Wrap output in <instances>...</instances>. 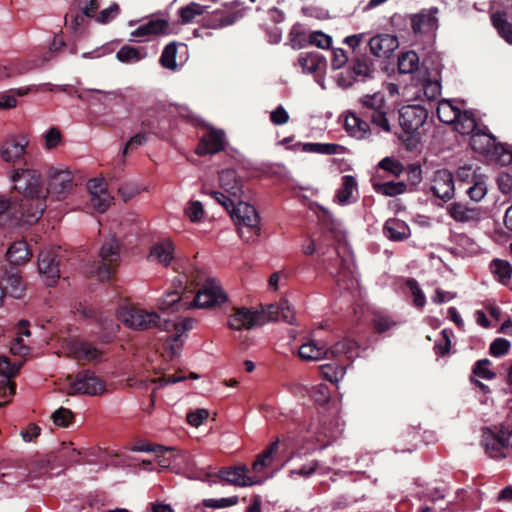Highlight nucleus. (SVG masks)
I'll list each match as a JSON object with an SVG mask.
<instances>
[{
	"mask_svg": "<svg viewBox=\"0 0 512 512\" xmlns=\"http://www.w3.org/2000/svg\"><path fill=\"white\" fill-rule=\"evenodd\" d=\"M120 321L133 330H149L158 327L161 330L171 332L167 339L166 349L172 356L178 355L181 350L182 335L193 329L196 321L192 318L178 320H161L155 311H149L139 306H124L119 312Z\"/></svg>",
	"mask_w": 512,
	"mask_h": 512,
	"instance_id": "f257e3e1",
	"label": "nucleus"
},
{
	"mask_svg": "<svg viewBox=\"0 0 512 512\" xmlns=\"http://www.w3.org/2000/svg\"><path fill=\"white\" fill-rule=\"evenodd\" d=\"M14 190L21 195L18 211L24 224L32 225L46 208L47 191L41 173L35 169H17L10 176Z\"/></svg>",
	"mask_w": 512,
	"mask_h": 512,
	"instance_id": "f03ea898",
	"label": "nucleus"
},
{
	"mask_svg": "<svg viewBox=\"0 0 512 512\" xmlns=\"http://www.w3.org/2000/svg\"><path fill=\"white\" fill-rule=\"evenodd\" d=\"M418 86H421L423 97L418 93V101L427 100L428 107L418 103V118L428 117L441 95V63L438 56L428 54L421 65L418 63Z\"/></svg>",
	"mask_w": 512,
	"mask_h": 512,
	"instance_id": "7ed1b4c3",
	"label": "nucleus"
},
{
	"mask_svg": "<svg viewBox=\"0 0 512 512\" xmlns=\"http://www.w3.org/2000/svg\"><path fill=\"white\" fill-rule=\"evenodd\" d=\"M100 260L93 262L87 272L91 276L97 277L100 281L108 280L113 273V265L120 257V244L118 240L112 238L107 241L100 249Z\"/></svg>",
	"mask_w": 512,
	"mask_h": 512,
	"instance_id": "20e7f679",
	"label": "nucleus"
},
{
	"mask_svg": "<svg viewBox=\"0 0 512 512\" xmlns=\"http://www.w3.org/2000/svg\"><path fill=\"white\" fill-rule=\"evenodd\" d=\"M69 394H86L96 396L106 391V385L94 372L90 370L80 371L74 378L68 377Z\"/></svg>",
	"mask_w": 512,
	"mask_h": 512,
	"instance_id": "39448f33",
	"label": "nucleus"
},
{
	"mask_svg": "<svg viewBox=\"0 0 512 512\" xmlns=\"http://www.w3.org/2000/svg\"><path fill=\"white\" fill-rule=\"evenodd\" d=\"M229 213L238 227V232L241 238H245L243 231L244 228L248 229L255 236L260 235V217L252 205L239 201L233 206Z\"/></svg>",
	"mask_w": 512,
	"mask_h": 512,
	"instance_id": "423d86ee",
	"label": "nucleus"
},
{
	"mask_svg": "<svg viewBox=\"0 0 512 512\" xmlns=\"http://www.w3.org/2000/svg\"><path fill=\"white\" fill-rule=\"evenodd\" d=\"M470 147L487 159L498 162L505 146L497 142L496 137L482 129H477L470 137Z\"/></svg>",
	"mask_w": 512,
	"mask_h": 512,
	"instance_id": "0eeeda50",
	"label": "nucleus"
},
{
	"mask_svg": "<svg viewBox=\"0 0 512 512\" xmlns=\"http://www.w3.org/2000/svg\"><path fill=\"white\" fill-rule=\"evenodd\" d=\"M48 178V188L45 189L47 195L50 194L57 200L63 199L74 186L73 175L67 169L52 167L49 169Z\"/></svg>",
	"mask_w": 512,
	"mask_h": 512,
	"instance_id": "6e6552de",
	"label": "nucleus"
},
{
	"mask_svg": "<svg viewBox=\"0 0 512 512\" xmlns=\"http://www.w3.org/2000/svg\"><path fill=\"white\" fill-rule=\"evenodd\" d=\"M227 300V295L222 290L221 286L214 280H207L201 289L196 293L192 307L197 308H211L224 303Z\"/></svg>",
	"mask_w": 512,
	"mask_h": 512,
	"instance_id": "1a4fd4ad",
	"label": "nucleus"
},
{
	"mask_svg": "<svg viewBox=\"0 0 512 512\" xmlns=\"http://www.w3.org/2000/svg\"><path fill=\"white\" fill-rule=\"evenodd\" d=\"M29 139L25 134L10 135L0 145V157L9 164L20 163L26 154Z\"/></svg>",
	"mask_w": 512,
	"mask_h": 512,
	"instance_id": "9d476101",
	"label": "nucleus"
},
{
	"mask_svg": "<svg viewBox=\"0 0 512 512\" xmlns=\"http://www.w3.org/2000/svg\"><path fill=\"white\" fill-rule=\"evenodd\" d=\"M481 443L491 458L505 457L503 450L509 447L508 428L501 426L498 431L484 429Z\"/></svg>",
	"mask_w": 512,
	"mask_h": 512,
	"instance_id": "9b49d317",
	"label": "nucleus"
},
{
	"mask_svg": "<svg viewBox=\"0 0 512 512\" xmlns=\"http://www.w3.org/2000/svg\"><path fill=\"white\" fill-rule=\"evenodd\" d=\"M416 105H404L399 110V125L401 132L399 134L400 140L405 144L408 150L416 148Z\"/></svg>",
	"mask_w": 512,
	"mask_h": 512,
	"instance_id": "f8f14e48",
	"label": "nucleus"
},
{
	"mask_svg": "<svg viewBox=\"0 0 512 512\" xmlns=\"http://www.w3.org/2000/svg\"><path fill=\"white\" fill-rule=\"evenodd\" d=\"M38 270L47 286L56 284L60 277L58 254L56 250L44 249L39 253Z\"/></svg>",
	"mask_w": 512,
	"mask_h": 512,
	"instance_id": "ddd939ff",
	"label": "nucleus"
},
{
	"mask_svg": "<svg viewBox=\"0 0 512 512\" xmlns=\"http://www.w3.org/2000/svg\"><path fill=\"white\" fill-rule=\"evenodd\" d=\"M262 316L258 310L246 307L236 308L228 318V326L233 330L253 329L263 325Z\"/></svg>",
	"mask_w": 512,
	"mask_h": 512,
	"instance_id": "4468645a",
	"label": "nucleus"
},
{
	"mask_svg": "<svg viewBox=\"0 0 512 512\" xmlns=\"http://www.w3.org/2000/svg\"><path fill=\"white\" fill-rule=\"evenodd\" d=\"M247 471L248 469L245 466H237L221 469L215 474V476L229 484L240 487H248L263 483V480L256 476L247 475Z\"/></svg>",
	"mask_w": 512,
	"mask_h": 512,
	"instance_id": "2eb2a0df",
	"label": "nucleus"
},
{
	"mask_svg": "<svg viewBox=\"0 0 512 512\" xmlns=\"http://www.w3.org/2000/svg\"><path fill=\"white\" fill-rule=\"evenodd\" d=\"M370 52L378 58H389L399 47V40L395 35L381 33L370 38Z\"/></svg>",
	"mask_w": 512,
	"mask_h": 512,
	"instance_id": "dca6fc26",
	"label": "nucleus"
},
{
	"mask_svg": "<svg viewBox=\"0 0 512 512\" xmlns=\"http://www.w3.org/2000/svg\"><path fill=\"white\" fill-rule=\"evenodd\" d=\"M88 189L90 192V206L99 213L105 212L113 200L105 187V183L99 179H91L88 182Z\"/></svg>",
	"mask_w": 512,
	"mask_h": 512,
	"instance_id": "f3484780",
	"label": "nucleus"
},
{
	"mask_svg": "<svg viewBox=\"0 0 512 512\" xmlns=\"http://www.w3.org/2000/svg\"><path fill=\"white\" fill-rule=\"evenodd\" d=\"M22 367V362L12 363L8 357L0 356V375L6 379L0 382V396L6 398L15 393V384L10 381Z\"/></svg>",
	"mask_w": 512,
	"mask_h": 512,
	"instance_id": "a211bd4d",
	"label": "nucleus"
},
{
	"mask_svg": "<svg viewBox=\"0 0 512 512\" xmlns=\"http://www.w3.org/2000/svg\"><path fill=\"white\" fill-rule=\"evenodd\" d=\"M23 222L18 211V202L11 203L10 199L0 194V229L8 230Z\"/></svg>",
	"mask_w": 512,
	"mask_h": 512,
	"instance_id": "6ab92c4d",
	"label": "nucleus"
},
{
	"mask_svg": "<svg viewBox=\"0 0 512 512\" xmlns=\"http://www.w3.org/2000/svg\"><path fill=\"white\" fill-rule=\"evenodd\" d=\"M438 8L423 9L418 13V33L424 35L426 44H432L438 28Z\"/></svg>",
	"mask_w": 512,
	"mask_h": 512,
	"instance_id": "aec40b11",
	"label": "nucleus"
},
{
	"mask_svg": "<svg viewBox=\"0 0 512 512\" xmlns=\"http://www.w3.org/2000/svg\"><path fill=\"white\" fill-rule=\"evenodd\" d=\"M431 190L437 198L444 201L450 200L455 190L453 175L445 169L436 171Z\"/></svg>",
	"mask_w": 512,
	"mask_h": 512,
	"instance_id": "412c9836",
	"label": "nucleus"
},
{
	"mask_svg": "<svg viewBox=\"0 0 512 512\" xmlns=\"http://www.w3.org/2000/svg\"><path fill=\"white\" fill-rule=\"evenodd\" d=\"M175 258V245L169 238L156 242L150 250L149 259L164 267L171 265Z\"/></svg>",
	"mask_w": 512,
	"mask_h": 512,
	"instance_id": "4be33fe9",
	"label": "nucleus"
},
{
	"mask_svg": "<svg viewBox=\"0 0 512 512\" xmlns=\"http://www.w3.org/2000/svg\"><path fill=\"white\" fill-rule=\"evenodd\" d=\"M448 213L456 222L469 223L480 220L481 209L476 206H469L463 202H452L448 207Z\"/></svg>",
	"mask_w": 512,
	"mask_h": 512,
	"instance_id": "5701e85b",
	"label": "nucleus"
},
{
	"mask_svg": "<svg viewBox=\"0 0 512 512\" xmlns=\"http://www.w3.org/2000/svg\"><path fill=\"white\" fill-rule=\"evenodd\" d=\"M168 29V22L163 19L150 20L145 24L140 25L138 28L131 32V40L137 42H145L153 35L166 33Z\"/></svg>",
	"mask_w": 512,
	"mask_h": 512,
	"instance_id": "b1692460",
	"label": "nucleus"
},
{
	"mask_svg": "<svg viewBox=\"0 0 512 512\" xmlns=\"http://www.w3.org/2000/svg\"><path fill=\"white\" fill-rule=\"evenodd\" d=\"M224 145V133L220 130H211L202 137L196 153L200 156L215 154L223 150Z\"/></svg>",
	"mask_w": 512,
	"mask_h": 512,
	"instance_id": "393cba45",
	"label": "nucleus"
},
{
	"mask_svg": "<svg viewBox=\"0 0 512 512\" xmlns=\"http://www.w3.org/2000/svg\"><path fill=\"white\" fill-rule=\"evenodd\" d=\"M358 350L359 345L355 340L344 338L332 346H327V359H338L342 356H345L348 361L352 362L359 356Z\"/></svg>",
	"mask_w": 512,
	"mask_h": 512,
	"instance_id": "a878e982",
	"label": "nucleus"
},
{
	"mask_svg": "<svg viewBox=\"0 0 512 512\" xmlns=\"http://www.w3.org/2000/svg\"><path fill=\"white\" fill-rule=\"evenodd\" d=\"M158 308L162 311L173 309H189L192 308V304L185 301L183 295L182 282H179V286L173 291L167 292L158 302Z\"/></svg>",
	"mask_w": 512,
	"mask_h": 512,
	"instance_id": "bb28decb",
	"label": "nucleus"
},
{
	"mask_svg": "<svg viewBox=\"0 0 512 512\" xmlns=\"http://www.w3.org/2000/svg\"><path fill=\"white\" fill-rule=\"evenodd\" d=\"M68 351L78 361L97 360L101 354L98 348L82 340H71L68 344Z\"/></svg>",
	"mask_w": 512,
	"mask_h": 512,
	"instance_id": "cd10ccee",
	"label": "nucleus"
},
{
	"mask_svg": "<svg viewBox=\"0 0 512 512\" xmlns=\"http://www.w3.org/2000/svg\"><path fill=\"white\" fill-rule=\"evenodd\" d=\"M299 357L304 361H319L327 359V345L307 339L298 349Z\"/></svg>",
	"mask_w": 512,
	"mask_h": 512,
	"instance_id": "c85d7f7f",
	"label": "nucleus"
},
{
	"mask_svg": "<svg viewBox=\"0 0 512 512\" xmlns=\"http://www.w3.org/2000/svg\"><path fill=\"white\" fill-rule=\"evenodd\" d=\"M6 256L11 264L21 265L30 260L32 252L25 240H18L9 246Z\"/></svg>",
	"mask_w": 512,
	"mask_h": 512,
	"instance_id": "c756f323",
	"label": "nucleus"
},
{
	"mask_svg": "<svg viewBox=\"0 0 512 512\" xmlns=\"http://www.w3.org/2000/svg\"><path fill=\"white\" fill-rule=\"evenodd\" d=\"M220 186L233 197H240L242 193V185L237 179L234 170H223L219 174Z\"/></svg>",
	"mask_w": 512,
	"mask_h": 512,
	"instance_id": "7c9ffc66",
	"label": "nucleus"
},
{
	"mask_svg": "<svg viewBox=\"0 0 512 512\" xmlns=\"http://www.w3.org/2000/svg\"><path fill=\"white\" fill-rule=\"evenodd\" d=\"M384 235L394 241H400L408 237L410 229L405 222L399 219H388L383 228Z\"/></svg>",
	"mask_w": 512,
	"mask_h": 512,
	"instance_id": "2f4dec72",
	"label": "nucleus"
},
{
	"mask_svg": "<svg viewBox=\"0 0 512 512\" xmlns=\"http://www.w3.org/2000/svg\"><path fill=\"white\" fill-rule=\"evenodd\" d=\"M457 114V119L452 123L455 131L462 135H472L477 130L474 114L471 111H461L460 109Z\"/></svg>",
	"mask_w": 512,
	"mask_h": 512,
	"instance_id": "473e14b6",
	"label": "nucleus"
},
{
	"mask_svg": "<svg viewBox=\"0 0 512 512\" xmlns=\"http://www.w3.org/2000/svg\"><path fill=\"white\" fill-rule=\"evenodd\" d=\"M344 126L346 131L357 139L365 138L369 133V124L353 113L346 116Z\"/></svg>",
	"mask_w": 512,
	"mask_h": 512,
	"instance_id": "72a5a7b5",
	"label": "nucleus"
},
{
	"mask_svg": "<svg viewBox=\"0 0 512 512\" xmlns=\"http://www.w3.org/2000/svg\"><path fill=\"white\" fill-rule=\"evenodd\" d=\"M147 56L144 48L125 45L116 53V58L125 64H134Z\"/></svg>",
	"mask_w": 512,
	"mask_h": 512,
	"instance_id": "f704fd0d",
	"label": "nucleus"
},
{
	"mask_svg": "<svg viewBox=\"0 0 512 512\" xmlns=\"http://www.w3.org/2000/svg\"><path fill=\"white\" fill-rule=\"evenodd\" d=\"M377 177L373 179V188L378 194L394 197L405 192L406 184L404 182L386 181L379 182Z\"/></svg>",
	"mask_w": 512,
	"mask_h": 512,
	"instance_id": "c9c22d12",
	"label": "nucleus"
},
{
	"mask_svg": "<svg viewBox=\"0 0 512 512\" xmlns=\"http://www.w3.org/2000/svg\"><path fill=\"white\" fill-rule=\"evenodd\" d=\"M279 440L272 442L262 453H260L252 464L254 473L262 472L266 467L270 466L275 453L278 450Z\"/></svg>",
	"mask_w": 512,
	"mask_h": 512,
	"instance_id": "e433bc0d",
	"label": "nucleus"
},
{
	"mask_svg": "<svg viewBox=\"0 0 512 512\" xmlns=\"http://www.w3.org/2000/svg\"><path fill=\"white\" fill-rule=\"evenodd\" d=\"M302 150L308 153H317L324 155H335L342 154L345 151V148L339 144L335 143H304L302 146Z\"/></svg>",
	"mask_w": 512,
	"mask_h": 512,
	"instance_id": "4c0bfd02",
	"label": "nucleus"
},
{
	"mask_svg": "<svg viewBox=\"0 0 512 512\" xmlns=\"http://www.w3.org/2000/svg\"><path fill=\"white\" fill-rule=\"evenodd\" d=\"M357 189V181L351 175H345L342 177V182L340 188L336 193V200L338 203L345 205L348 204L351 200L353 192Z\"/></svg>",
	"mask_w": 512,
	"mask_h": 512,
	"instance_id": "58836bf2",
	"label": "nucleus"
},
{
	"mask_svg": "<svg viewBox=\"0 0 512 512\" xmlns=\"http://www.w3.org/2000/svg\"><path fill=\"white\" fill-rule=\"evenodd\" d=\"M492 24L498 34L510 45H512V24L508 22L504 13L496 12L491 17Z\"/></svg>",
	"mask_w": 512,
	"mask_h": 512,
	"instance_id": "ea45409f",
	"label": "nucleus"
},
{
	"mask_svg": "<svg viewBox=\"0 0 512 512\" xmlns=\"http://www.w3.org/2000/svg\"><path fill=\"white\" fill-rule=\"evenodd\" d=\"M18 336L12 343L10 347V351L13 355L24 356L30 352L28 346L24 345L22 342V336H30V331L28 329V322L25 320H21L18 324Z\"/></svg>",
	"mask_w": 512,
	"mask_h": 512,
	"instance_id": "a19ab883",
	"label": "nucleus"
},
{
	"mask_svg": "<svg viewBox=\"0 0 512 512\" xmlns=\"http://www.w3.org/2000/svg\"><path fill=\"white\" fill-rule=\"evenodd\" d=\"M352 71L355 80H364L373 73V64L367 56H360L353 61Z\"/></svg>",
	"mask_w": 512,
	"mask_h": 512,
	"instance_id": "79ce46f5",
	"label": "nucleus"
},
{
	"mask_svg": "<svg viewBox=\"0 0 512 512\" xmlns=\"http://www.w3.org/2000/svg\"><path fill=\"white\" fill-rule=\"evenodd\" d=\"M438 119L445 124H452L457 119L459 108L453 106L450 101H439L435 104Z\"/></svg>",
	"mask_w": 512,
	"mask_h": 512,
	"instance_id": "37998d69",
	"label": "nucleus"
},
{
	"mask_svg": "<svg viewBox=\"0 0 512 512\" xmlns=\"http://www.w3.org/2000/svg\"><path fill=\"white\" fill-rule=\"evenodd\" d=\"M492 272L498 277V281L507 285L512 279V265L506 261L501 259H494L491 262Z\"/></svg>",
	"mask_w": 512,
	"mask_h": 512,
	"instance_id": "c03bdc74",
	"label": "nucleus"
},
{
	"mask_svg": "<svg viewBox=\"0 0 512 512\" xmlns=\"http://www.w3.org/2000/svg\"><path fill=\"white\" fill-rule=\"evenodd\" d=\"M398 72L400 74H410L414 79L416 73V52H402L398 56Z\"/></svg>",
	"mask_w": 512,
	"mask_h": 512,
	"instance_id": "a18cd8bd",
	"label": "nucleus"
},
{
	"mask_svg": "<svg viewBox=\"0 0 512 512\" xmlns=\"http://www.w3.org/2000/svg\"><path fill=\"white\" fill-rule=\"evenodd\" d=\"M236 21V15L224 10L214 11L208 19L209 28L218 29L232 25Z\"/></svg>",
	"mask_w": 512,
	"mask_h": 512,
	"instance_id": "49530a36",
	"label": "nucleus"
},
{
	"mask_svg": "<svg viewBox=\"0 0 512 512\" xmlns=\"http://www.w3.org/2000/svg\"><path fill=\"white\" fill-rule=\"evenodd\" d=\"M487 176L481 175L466 189V194L472 201L479 202L487 194Z\"/></svg>",
	"mask_w": 512,
	"mask_h": 512,
	"instance_id": "de8ad7c7",
	"label": "nucleus"
},
{
	"mask_svg": "<svg viewBox=\"0 0 512 512\" xmlns=\"http://www.w3.org/2000/svg\"><path fill=\"white\" fill-rule=\"evenodd\" d=\"M289 42L293 49H301L308 45L309 34L306 33L303 25L296 23L289 32Z\"/></svg>",
	"mask_w": 512,
	"mask_h": 512,
	"instance_id": "09e8293b",
	"label": "nucleus"
},
{
	"mask_svg": "<svg viewBox=\"0 0 512 512\" xmlns=\"http://www.w3.org/2000/svg\"><path fill=\"white\" fill-rule=\"evenodd\" d=\"M4 294L7 293L13 298H21L24 291L21 277L17 274L8 275L5 280Z\"/></svg>",
	"mask_w": 512,
	"mask_h": 512,
	"instance_id": "8fccbe9b",
	"label": "nucleus"
},
{
	"mask_svg": "<svg viewBox=\"0 0 512 512\" xmlns=\"http://www.w3.org/2000/svg\"><path fill=\"white\" fill-rule=\"evenodd\" d=\"M321 58L318 54L302 53L298 58V65L304 73H314L321 66Z\"/></svg>",
	"mask_w": 512,
	"mask_h": 512,
	"instance_id": "3c124183",
	"label": "nucleus"
},
{
	"mask_svg": "<svg viewBox=\"0 0 512 512\" xmlns=\"http://www.w3.org/2000/svg\"><path fill=\"white\" fill-rule=\"evenodd\" d=\"M320 370L324 379L332 383H338L346 373V366L325 364L320 367Z\"/></svg>",
	"mask_w": 512,
	"mask_h": 512,
	"instance_id": "603ef678",
	"label": "nucleus"
},
{
	"mask_svg": "<svg viewBox=\"0 0 512 512\" xmlns=\"http://www.w3.org/2000/svg\"><path fill=\"white\" fill-rule=\"evenodd\" d=\"M206 8V6L195 2L180 8L178 13L181 18V22L184 24L192 22L196 16L202 15Z\"/></svg>",
	"mask_w": 512,
	"mask_h": 512,
	"instance_id": "864d4df0",
	"label": "nucleus"
},
{
	"mask_svg": "<svg viewBox=\"0 0 512 512\" xmlns=\"http://www.w3.org/2000/svg\"><path fill=\"white\" fill-rule=\"evenodd\" d=\"M184 213L191 222L198 223L203 219L205 210L200 201L190 200L184 209Z\"/></svg>",
	"mask_w": 512,
	"mask_h": 512,
	"instance_id": "5fc2aeb1",
	"label": "nucleus"
},
{
	"mask_svg": "<svg viewBox=\"0 0 512 512\" xmlns=\"http://www.w3.org/2000/svg\"><path fill=\"white\" fill-rule=\"evenodd\" d=\"M177 46L175 43L168 44L160 57V64L169 70H175L177 68L176 63Z\"/></svg>",
	"mask_w": 512,
	"mask_h": 512,
	"instance_id": "6e6d98bb",
	"label": "nucleus"
},
{
	"mask_svg": "<svg viewBox=\"0 0 512 512\" xmlns=\"http://www.w3.org/2000/svg\"><path fill=\"white\" fill-rule=\"evenodd\" d=\"M362 104L371 109L372 112L383 110L385 107V96L384 94L377 92L372 95H365L361 99Z\"/></svg>",
	"mask_w": 512,
	"mask_h": 512,
	"instance_id": "4d7b16f0",
	"label": "nucleus"
},
{
	"mask_svg": "<svg viewBox=\"0 0 512 512\" xmlns=\"http://www.w3.org/2000/svg\"><path fill=\"white\" fill-rule=\"evenodd\" d=\"M378 167L395 177L400 176L404 171L403 164L399 160L390 157L383 158Z\"/></svg>",
	"mask_w": 512,
	"mask_h": 512,
	"instance_id": "13d9d810",
	"label": "nucleus"
},
{
	"mask_svg": "<svg viewBox=\"0 0 512 512\" xmlns=\"http://www.w3.org/2000/svg\"><path fill=\"white\" fill-rule=\"evenodd\" d=\"M354 268V263L351 258H345L342 260V265L336 276L339 285H342V282H344L346 278H348L351 281V285H353Z\"/></svg>",
	"mask_w": 512,
	"mask_h": 512,
	"instance_id": "bf43d9fd",
	"label": "nucleus"
},
{
	"mask_svg": "<svg viewBox=\"0 0 512 512\" xmlns=\"http://www.w3.org/2000/svg\"><path fill=\"white\" fill-rule=\"evenodd\" d=\"M374 328L378 333H383L396 325L388 315L382 312H375L373 315Z\"/></svg>",
	"mask_w": 512,
	"mask_h": 512,
	"instance_id": "052dcab7",
	"label": "nucleus"
},
{
	"mask_svg": "<svg viewBox=\"0 0 512 512\" xmlns=\"http://www.w3.org/2000/svg\"><path fill=\"white\" fill-rule=\"evenodd\" d=\"M43 139L44 147L47 150H52L62 142L61 131L56 127H51L44 133Z\"/></svg>",
	"mask_w": 512,
	"mask_h": 512,
	"instance_id": "680f3d73",
	"label": "nucleus"
},
{
	"mask_svg": "<svg viewBox=\"0 0 512 512\" xmlns=\"http://www.w3.org/2000/svg\"><path fill=\"white\" fill-rule=\"evenodd\" d=\"M258 313L262 316L263 325L271 321H280V302L264 306Z\"/></svg>",
	"mask_w": 512,
	"mask_h": 512,
	"instance_id": "e2e57ef3",
	"label": "nucleus"
},
{
	"mask_svg": "<svg viewBox=\"0 0 512 512\" xmlns=\"http://www.w3.org/2000/svg\"><path fill=\"white\" fill-rule=\"evenodd\" d=\"M491 364L489 359L478 360L473 367V374L486 380H491L496 377V374L488 369Z\"/></svg>",
	"mask_w": 512,
	"mask_h": 512,
	"instance_id": "0e129e2a",
	"label": "nucleus"
},
{
	"mask_svg": "<svg viewBox=\"0 0 512 512\" xmlns=\"http://www.w3.org/2000/svg\"><path fill=\"white\" fill-rule=\"evenodd\" d=\"M511 347L510 341L505 338H496L489 347V353L493 357H500L508 353Z\"/></svg>",
	"mask_w": 512,
	"mask_h": 512,
	"instance_id": "69168bd1",
	"label": "nucleus"
},
{
	"mask_svg": "<svg viewBox=\"0 0 512 512\" xmlns=\"http://www.w3.org/2000/svg\"><path fill=\"white\" fill-rule=\"evenodd\" d=\"M331 43L332 38L321 31H314L309 34L308 44L310 45H314L321 49H327L330 47Z\"/></svg>",
	"mask_w": 512,
	"mask_h": 512,
	"instance_id": "338daca9",
	"label": "nucleus"
},
{
	"mask_svg": "<svg viewBox=\"0 0 512 512\" xmlns=\"http://www.w3.org/2000/svg\"><path fill=\"white\" fill-rule=\"evenodd\" d=\"M52 419L55 425L59 427H67L73 419V413L66 408H59L52 414Z\"/></svg>",
	"mask_w": 512,
	"mask_h": 512,
	"instance_id": "774afa93",
	"label": "nucleus"
}]
</instances>
